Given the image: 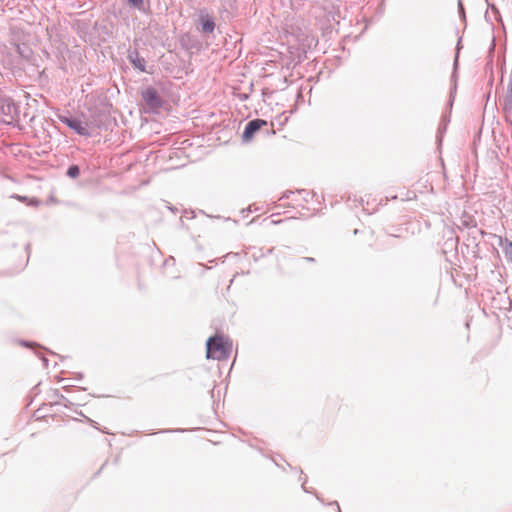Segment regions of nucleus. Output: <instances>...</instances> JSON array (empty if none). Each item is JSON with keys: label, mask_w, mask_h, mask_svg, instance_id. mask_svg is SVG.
<instances>
[{"label": "nucleus", "mask_w": 512, "mask_h": 512, "mask_svg": "<svg viewBox=\"0 0 512 512\" xmlns=\"http://www.w3.org/2000/svg\"><path fill=\"white\" fill-rule=\"evenodd\" d=\"M302 488H303L304 492H308V490L305 487V482L302 484Z\"/></svg>", "instance_id": "obj_19"}, {"label": "nucleus", "mask_w": 512, "mask_h": 512, "mask_svg": "<svg viewBox=\"0 0 512 512\" xmlns=\"http://www.w3.org/2000/svg\"><path fill=\"white\" fill-rule=\"evenodd\" d=\"M130 8L146 13L149 8L148 0H126Z\"/></svg>", "instance_id": "obj_8"}, {"label": "nucleus", "mask_w": 512, "mask_h": 512, "mask_svg": "<svg viewBox=\"0 0 512 512\" xmlns=\"http://www.w3.org/2000/svg\"><path fill=\"white\" fill-rule=\"evenodd\" d=\"M446 129V125L444 124L443 126H439L438 128V134L441 135L443 131H445Z\"/></svg>", "instance_id": "obj_16"}, {"label": "nucleus", "mask_w": 512, "mask_h": 512, "mask_svg": "<svg viewBox=\"0 0 512 512\" xmlns=\"http://www.w3.org/2000/svg\"><path fill=\"white\" fill-rule=\"evenodd\" d=\"M458 10H459V14L460 16L465 19V11H464V7H463V4H462V1L461 0H458Z\"/></svg>", "instance_id": "obj_12"}, {"label": "nucleus", "mask_w": 512, "mask_h": 512, "mask_svg": "<svg viewBox=\"0 0 512 512\" xmlns=\"http://www.w3.org/2000/svg\"><path fill=\"white\" fill-rule=\"evenodd\" d=\"M338 512H341L339 508H338Z\"/></svg>", "instance_id": "obj_25"}, {"label": "nucleus", "mask_w": 512, "mask_h": 512, "mask_svg": "<svg viewBox=\"0 0 512 512\" xmlns=\"http://www.w3.org/2000/svg\"><path fill=\"white\" fill-rule=\"evenodd\" d=\"M267 125V121L266 120H263V119H253V120H250L245 128H244V131L242 133V139L244 142H248L250 141L253 136L255 135V133L257 131H259L263 126H266Z\"/></svg>", "instance_id": "obj_6"}, {"label": "nucleus", "mask_w": 512, "mask_h": 512, "mask_svg": "<svg viewBox=\"0 0 512 512\" xmlns=\"http://www.w3.org/2000/svg\"><path fill=\"white\" fill-rule=\"evenodd\" d=\"M460 40L457 42V49L459 50Z\"/></svg>", "instance_id": "obj_23"}, {"label": "nucleus", "mask_w": 512, "mask_h": 512, "mask_svg": "<svg viewBox=\"0 0 512 512\" xmlns=\"http://www.w3.org/2000/svg\"><path fill=\"white\" fill-rule=\"evenodd\" d=\"M42 361H43L44 366L47 367L48 366V359L43 356L42 357Z\"/></svg>", "instance_id": "obj_18"}, {"label": "nucleus", "mask_w": 512, "mask_h": 512, "mask_svg": "<svg viewBox=\"0 0 512 512\" xmlns=\"http://www.w3.org/2000/svg\"><path fill=\"white\" fill-rule=\"evenodd\" d=\"M0 114L4 117L3 122L7 124L18 118V107L10 97H0Z\"/></svg>", "instance_id": "obj_2"}, {"label": "nucleus", "mask_w": 512, "mask_h": 512, "mask_svg": "<svg viewBox=\"0 0 512 512\" xmlns=\"http://www.w3.org/2000/svg\"><path fill=\"white\" fill-rule=\"evenodd\" d=\"M295 192L293 191H286L283 193V195L280 197V200L282 199H289L291 195H294Z\"/></svg>", "instance_id": "obj_14"}, {"label": "nucleus", "mask_w": 512, "mask_h": 512, "mask_svg": "<svg viewBox=\"0 0 512 512\" xmlns=\"http://www.w3.org/2000/svg\"><path fill=\"white\" fill-rule=\"evenodd\" d=\"M59 120L63 124L67 125L70 129H72L75 133L81 136H90V132L86 125L83 124L81 120L76 117L67 116V115H59Z\"/></svg>", "instance_id": "obj_3"}, {"label": "nucleus", "mask_w": 512, "mask_h": 512, "mask_svg": "<svg viewBox=\"0 0 512 512\" xmlns=\"http://www.w3.org/2000/svg\"><path fill=\"white\" fill-rule=\"evenodd\" d=\"M457 61H458V56L456 55V58H455V61H454V65L457 64Z\"/></svg>", "instance_id": "obj_22"}, {"label": "nucleus", "mask_w": 512, "mask_h": 512, "mask_svg": "<svg viewBox=\"0 0 512 512\" xmlns=\"http://www.w3.org/2000/svg\"><path fill=\"white\" fill-rule=\"evenodd\" d=\"M12 197L20 200L21 202H27L28 205H32V206H38L39 205V200L36 199V198L29 199L26 196H20V195H13Z\"/></svg>", "instance_id": "obj_10"}, {"label": "nucleus", "mask_w": 512, "mask_h": 512, "mask_svg": "<svg viewBox=\"0 0 512 512\" xmlns=\"http://www.w3.org/2000/svg\"><path fill=\"white\" fill-rule=\"evenodd\" d=\"M297 193L302 195L305 201L308 200V196L310 195V193L307 190H299Z\"/></svg>", "instance_id": "obj_15"}, {"label": "nucleus", "mask_w": 512, "mask_h": 512, "mask_svg": "<svg viewBox=\"0 0 512 512\" xmlns=\"http://www.w3.org/2000/svg\"><path fill=\"white\" fill-rule=\"evenodd\" d=\"M303 260H305L307 262H314L315 261V259L312 258V257H305V258H303Z\"/></svg>", "instance_id": "obj_17"}, {"label": "nucleus", "mask_w": 512, "mask_h": 512, "mask_svg": "<svg viewBox=\"0 0 512 512\" xmlns=\"http://www.w3.org/2000/svg\"><path fill=\"white\" fill-rule=\"evenodd\" d=\"M452 80L454 81V85H453V88H452L451 94H450L451 100L454 98V94H455L456 88H457L456 80H455V74L454 73L452 74Z\"/></svg>", "instance_id": "obj_13"}, {"label": "nucleus", "mask_w": 512, "mask_h": 512, "mask_svg": "<svg viewBox=\"0 0 512 512\" xmlns=\"http://www.w3.org/2000/svg\"><path fill=\"white\" fill-rule=\"evenodd\" d=\"M79 174H80V168L78 165H75V164L70 165L66 172V175L73 179L77 178L79 176Z\"/></svg>", "instance_id": "obj_9"}, {"label": "nucleus", "mask_w": 512, "mask_h": 512, "mask_svg": "<svg viewBox=\"0 0 512 512\" xmlns=\"http://www.w3.org/2000/svg\"><path fill=\"white\" fill-rule=\"evenodd\" d=\"M215 26L214 18L206 9H201L197 19V29L202 33L211 34L215 30Z\"/></svg>", "instance_id": "obj_4"}, {"label": "nucleus", "mask_w": 512, "mask_h": 512, "mask_svg": "<svg viewBox=\"0 0 512 512\" xmlns=\"http://www.w3.org/2000/svg\"><path fill=\"white\" fill-rule=\"evenodd\" d=\"M504 252L508 260L512 261V242L506 240Z\"/></svg>", "instance_id": "obj_11"}, {"label": "nucleus", "mask_w": 512, "mask_h": 512, "mask_svg": "<svg viewBox=\"0 0 512 512\" xmlns=\"http://www.w3.org/2000/svg\"><path fill=\"white\" fill-rule=\"evenodd\" d=\"M142 98L147 107L151 110H157L163 105V101L158 91L154 87H147L145 90H143Z\"/></svg>", "instance_id": "obj_5"}, {"label": "nucleus", "mask_w": 512, "mask_h": 512, "mask_svg": "<svg viewBox=\"0 0 512 512\" xmlns=\"http://www.w3.org/2000/svg\"><path fill=\"white\" fill-rule=\"evenodd\" d=\"M221 1L224 2V3H230L231 2V0H221Z\"/></svg>", "instance_id": "obj_21"}, {"label": "nucleus", "mask_w": 512, "mask_h": 512, "mask_svg": "<svg viewBox=\"0 0 512 512\" xmlns=\"http://www.w3.org/2000/svg\"><path fill=\"white\" fill-rule=\"evenodd\" d=\"M127 59L135 69L141 72H147L146 61L143 57L140 56L139 52L136 49L128 50Z\"/></svg>", "instance_id": "obj_7"}, {"label": "nucleus", "mask_w": 512, "mask_h": 512, "mask_svg": "<svg viewBox=\"0 0 512 512\" xmlns=\"http://www.w3.org/2000/svg\"><path fill=\"white\" fill-rule=\"evenodd\" d=\"M175 430H162V432L164 433H167V432H174Z\"/></svg>", "instance_id": "obj_20"}, {"label": "nucleus", "mask_w": 512, "mask_h": 512, "mask_svg": "<svg viewBox=\"0 0 512 512\" xmlns=\"http://www.w3.org/2000/svg\"><path fill=\"white\" fill-rule=\"evenodd\" d=\"M232 350V344L223 336L218 334L208 338L206 342V357L218 361L229 358Z\"/></svg>", "instance_id": "obj_1"}, {"label": "nucleus", "mask_w": 512, "mask_h": 512, "mask_svg": "<svg viewBox=\"0 0 512 512\" xmlns=\"http://www.w3.org/2000/svg\"><path fill=\"white\" fill-rule=\"evenodd\" d=\"M22 345L27 346V345H28V343H27V342H25V341H23V342H22Z\"/></svg>", "instance_id": "obj_24"}]
</instances>
